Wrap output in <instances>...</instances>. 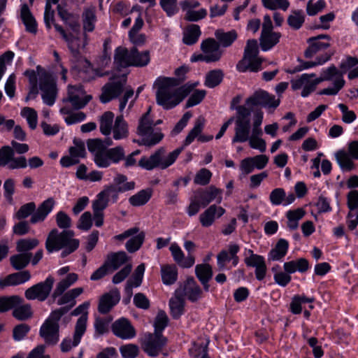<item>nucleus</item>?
I'll use <instances>...</instances> for the list:
<instances>
[{
    "instance_id": "nucleus-9",
    "label": "nucleus",
    "mask_w": 358,
    "mask_h": 358,
    "mask_svg": "<svg viewBox=\"0 0 358 358\" xmlns=\"http://www.w3.org/2000/svg\"><path fill=\"white\" fill-rule=\"evenodd\" d=\"M258 53L257 41L255 39L248 40L244 50L243 57L236 65L237 69L241 72H257L261 70L262 59L258 56Z\"/></svg>"
},
{
    "instance_id": "nucleus-29",
    "label": "nucleus",
    "mask_w": 358,
    "mask_h": 358,
    "mask_svg": "<svg viewBox=\"0 0 358 358\" xmlns=\"http://www.w3.org/2000/svg\"><path fill=\"white\" fill-rule=\"evenodd\" d=\"M55 203V199L52 197L43 201L36 210L31 215L30 219L31 223L36 224L43 222L49 213L53 210Z\"/></svg>"
},
{
    "instance_id": "nucleus-60",
    "label": "nucleus",
    "mask_w": 358,
    "mask_h": 358,
    "mask_svg": "<svg viewBox=\"0 0 358 358\" xmlns=\"http://www.w3.org/2000/svg\"><path fill=\"white\" fill-rule=\"evenodd\" d=\"M132 57L135 66H145L148 64L150 60L148 51L140 52L136 48H132Z\"/></svg>"
},
{
    "instance_id": "nucleus-41",
    "label": "nucleus",
    "mask_w": 358,
    "mask_h": 358,
    "mask_svg": "<svg viewBox=\"0 0 358 358\" xmlns=\"http://www.w3.org/2000/svg\"><path fill=\"white\" fill-rule=\"evenodd\" d=\"M82 20L84 32H92L94 29L96 22L95 8L90 7L85 9L82 15Z\"/></svg>"
},
{
    "instance_id": "nucleus-38",
    "label": "nucleus",
    "mask_w": 358,
    "mask_h": 358,
    "mask_svg": "<svg viewBox=\"0 0 358 358\" xmlns=\"http://www.w3.org/2000/svg\"><path fill=\"white\" fill-rule=\"evenodd\" d=\"M289 248L288 242L283 238L280 239L268 255L269 261H280L287 254Z\"/></svg>"
},
{
    "instance_id": "nucleus-28",
    "label": "nucleus",
    "mask_w": 358,
    "mask_h": 358,
    "mask_svg": "<svg viewBox=\"0 0 358 358\" xmlns=\"http://www.w3.org/2000/svg\"><path fill=\"white\" fill-rule=\"evenodd\" d=\"M195 195L200 200L202 207L207 206L214 200H216L218 203L222 201V190L213 185L205 190L196 192Z\"/></svg>"
},
{
    "instance_id": "nucleus-49",
    "label": "nucleus",
    "mask_w": 358,
    "mask_h": 358,
    "mask_svg": "<svg viewBox=\"0 0 358 358\" xmlns=\"http://www.w3.org/2000/svg\"><path fill=\"white\" fill-rule=\"evenodd\" d=\"M201 35L200 28L196 24H192L184 31L183 42L187 45L194 44Z\"/></svg>"
},
{
    "instance_id": "nucleus-59",
    "label": "nucleus",
    "mask_w": 358,
    "mask_h": 358,
    "mask_svg": "<svg viewBox=\"0 0 358 358\" xmlns=\"http://www.w3.org/2000/svg\"><path fill=\"white\" fill-rule=\"evenodd\" d=\"M39 242L36 238H23L17 242L16 249L19 252L29 253L28 252L35 248Z\"/></svg>"
},
{
    "instance_id": "nucleus-8",
    "label": "nucleus",
    "mask_w": 358,
    "mask_h": 358,
    "mask_svg": "<svg viewBox=\"0 0 358 358\" xmlns=\"http://www.w3.org/2000/svg\"><path fill=\"white\" fill-rule=\"evenodd\" d=\"M89 306L90 303L87 301L80 305L73 310V315H77L82 313V315L77 321L73 340L71 338H66L62 342L61 349L62 352H68L72 348L77 346L80 343L81 337L86 330V323L87 320V310Z\"/></svg>"
},
{
    "instance_id": "nucleus-3",
    "label": "nucleus",
    "mask_w": 358,
    "mask_h": 358,
    "mask_svg": "<svg viewBox=\"0 0 358 358\" xmlns=\"http://www.w3.org/2000/svg\"><path fill=\"white\" fill-rule=\"evenodd\" d=\"M24 75L29 78L31 89L25 98V101L34 99L38 94L37 83L39 82V87L42 92L43 102L52 106L56 99L57 89L55 80L52 76L45 72H38V74L34 70H27Z\"/></svg>"
},
{
    "instance_id": "nucleus-63",
    "label": "nucleus",
    "mask_w": 358,
    "mask_h": 358,
    "mask_svg": "<svg viewBox=\"0 0 358 358\" xmlns=\"http://www.w3.org/2000/svg\"><path fill=\"white\" fill-rule=\"evenodd\" d=\"M222 77L223 74L222 71H211L206 76L205 85L208 87L213 88L221 83Z\"/></svg>"
},
{
    "instance_id": "nucleus-16",
    "label": "nucleus",
    "mask_w": 358,
    "mask_h": 358,
    "mask_svg": "<svg viewBox=\"0 0 358 358\" xmlns=\"http://www.w3.org/2000/svg\"><path fill=\"white\" fill-rule=\"evenodd\" d=\"M54 282V278L49 275L44 281L28 288L24 292L25 297L28 300L44 301L50 295L52 289Z\"/></svg>"
},
{
    "instance_id": "nucleus-32",
    "label": "nucleus",
    "mask_w": 358,
    "mask_h": 358,
    "mask_svg": "<svg viewBox=\"0 0 358 358\" xmlns=\"http://www.w3.org/2000/svg\"><path fill=\"white\" fill-rule=\"evenodd\" d=\"M31 278L29 271H24L10 274L4 278L0 279V288L3 289L7 286H15L27 282Z\"/></svg>"
},
{
    "instance_id": "nucleus-30",
    "label": "nucleus",
    "mask_w": 358,
    "mask_h": 358,
    "mask_svg": "<svg viewBox=\"0 0 358 358\" xmlns=\"http://www.w3.org/2000/svg\"><path fill=\"white\" fill-rule=\"evenodd\" d=\"M173 260L182 268H190L195 263V258L192 255H188L186 257L180 246L173 243L169 248Z\"/></svg>"
},
{
    "instance_id": "nucleus-64",
    "label": "nucleus",
    "mask_w": 358,
    "mask_h": 358,
    "mask_svg": "<svg viewBox=\"0 0 358 358\" xmlns=\"http://www.w3.org/2000/svg\"><path fill=\"white\" fill-rule=\"evenodd\" d=\"M73 144L69 149V153L79 161L80 158L85 157L86 155L85 143L80 140H74Z\"/></svg>"
},
{
    "instance_id": "nucleus-35",
    "label": "nucleus",
    "mask_w": 358,
    "mask_h": 358,
    "mask_svg": "<svg viewBox=\"0 0 358 358\" xmlns=\"http://www.w3.org/2000/svg\"><path fill=\"white\" fill-rule=\"evenodd\" d=\"M111 134L113 138L117 141L124 139L128 136V124L122 115L115 118Z\"/></svg>"
},
{
    "instance_id": "nucleus-36",
    "label": "nucleus",
    "mask_w": 358,
    "mask_h": 358,
    "mask_svg": "<svg viewBox=\"0 0 358 358\" xmlns=\"http://www.w3.org/2000/svg\"><path fill=\"white\" fill-rule=\"evenodd\" d=\"M161 276L163 283L166 285L174 284L178 279V268L173 264H166L161 266Z\"/></svg>"
},
{
    "instance_id": "nucleus-7",
    "label": "nucleus",
    "mask_w": 358,
    "mask_h": 358,
    "mask_svg": "<svg viewBox=\"0 0 358 358\" xmlns=\"http://www.w3.org/2000/svg\"><path fill=\"white\" fill-rule=\"evenodd\" d=\"M78 280V275L75 273H71L56 284L52 293V297L57 300L58 305L70 304L72 307L76 304L75 299L83 292V288L76 287L66 292L65 291Z\"/></svg>"
},
{
    "instance_id": "nucleus-58",
    "label": "nucleus",
    "mask_w": 358,
    "mask_h": 358,
    "mask_svg": "<svg viewBox=\"0 0 358 358\" xmlns=\"http://www.w3.org/2000/svg\"><path fill=\"white\" fill-rule=\"evenodd\" d=\"M60 113L62 115H66L64 120L68 124H73L82 122L86 117L85 113L83 112L71 113L66 107L62 108L60 109Z\"/></svg>"
},
{
    "instance_id": "nucleus-40",
    "label": "nucleus",
    "mask_w": 358,
    "mask_h": 358,
    "mask_svg": "<svg viewBox=\"0 0 358 358\" xmlns=\"http://www.w3.org/2000/svg\"><path fill=\"white\" fill-rule=\"evenodd\" d=\"M195 273L196 277L203 284L204 289L208 291L209 287L208 282L213 275L211 266L207 264H198L195 267Z\"/></svg>"
},
{
    "instance_id": "nucleus-24",
    "label": "nucleus",
    "mask_w": 358,
    "mask_h": 358,
    "mask_svg": "<svg viewBox=\"0 0 358 358\" xmlns=\"http://www.w3.org/2000/svg\"><path fill=\"white\" fill-rule=\"evenodd\" d=\"M180 5L182 10L185 12V18L188 21L196 22L204 18L207 15V10L205 8L194 10L200 5L198 1L187 0L181 2Z\"/></svg>"
},
{
    "instance_id": "nucleus-27",
    "label": "nucleus",
    "mask_w": 358,
    "mask_h": 358,
    "mask_svg": "<svg viewBox=\"0 0 358 358\" xmlns=\"http://www.w3.org/2000/svg\"><path fill=\"white\" fill-rule=\"evenodd\" d=\"M120 300V293L113 289L103 294L99 299L98 310L102 314L108 313Z\"/></svg>"
},
{
    "instance_id": "nucleus-23",
    "label": "nucleus",
    "mask_w": 358,
    "mask_h": 358,
    "mask_svg": "<svg viewBox=\"0 0 358 358\" xmlns=\"http://www.w3.org/2000/svg\"><path fill=\"white\" fill-rule=\"evenodd\" d=\"M331 38L327 34H320L315 37L309 38L307 40L308 48L304 54L306 58L313 57L320 51L326 50L330 46Z\"/></svg>"
},
{
    "instance_id": "nucleus-62",
    "label": "nucleus",
    "mask_w": 358,
    "mask_h": 358,
    "mask_svg": "<svg viewBox=\"0 0 358 358\" xmlns=\"http://www.w3.org/2000/svg\"><path fill=\"white\" fill-rule=\"evenodd\" d=\"M21 115L26 119L29 127L34 129L38 123V115L36 111L31 108L24 107L22 109Z\"/></svg>"
},
{
    "instance_id": "nucleus-45",
    "label": "nucleus",
    "mask_w": 358,
    "mask_h": 358,
    "mask_svg": "<svg viewBox=\"0 0 358 358\" xmlns=\"http://www.w3.org/2000/svg\"><path fill=\"white\" fill-rule=\"evenodd\" d=\"M145 269L144 264H141L137 266L134 274L127 282L126 289L127 291L131 290L133 287H138L141 285Z\"/></svg>"
},
{
    "instance_id": "nucleus-42",
    "label": "nucleus",
    "mask_w": 358,
    "mask_h": 358,
    "mask_svg": "<svg viewBox=\"0 0 358 358\" xmlns=\"http://www.w3.org/2000/svg\"><path fill=\"white\" fill-rule=\"evenodd\" d=\"M184 294L191 301H196L201 298V289L193 278L188 279L184 287Z\"/></svg>"
},
{
    "instance_id": "nucleus-53",
    "label": "nucleus",
    "mask_w": 358,
    "mask_h": 358,
    "mask_svg": "<svg viewBox=\"0 0 358 358\" xmlns=\"http://www.w3.org/2000/svg\"><path fill=\"white\" fill-rule=\"evenodd\" d=\"M31 257V253L17 254L10 257V261L13 267L16 270L24 268L29 262Z\"/></svg>"
},
{
    "instance_id": "nucleus-48",
    "label": "nucleus",
    "mask_w": 358,
    "mask_h": 358,
    "mask_svg": "<svg viewBox=\"0 0 358 358\" xmlns=\"http://www.w3.org/2000/svg\"><path fill=\"white\" fill-rule=\"evenodd\" d=\"M184 305V300L177 294L170 299L169 307L173 318L177 319L183 314Z\"/></svg>"
},
{
    "instance_id": "nucleus-46",
    "label": "nucleus",
    "mask_w": 358,
    "mask_h": 358,
    "mask_svg": "<svg viewBox=\"0 0 358 358\" xmlns=\"http://www.w3.org/2000/svg\"><path fill=\"white\" fill-rule=\"evenodd\" d=\"M215 37L219 41L220 46L229 47L237 38V34L234 30L224 32L222 30L215 31Z\"/></svg>"
},
{
    "instance_id": "nucleus-37",
    "label": "nucleus",
    "mask_w": 358,
    "mask_h": 358,
    "mask_svg": "<svg viewBox=\"0 0 358 358\" xmlns=\"http://www.w3.org/2000/svg\"><path fill=\"white\" fill-rule=\"evenodd\" d=\"M115 116L110 111L104 112L99 118V129L104 136H109L112 132V127L114 125Z\"/></svg>"
},
{
    "instance_id": "nucleus-47",
    "label": "nucleus",
    "mask_w": 358,
    "mask_h": 358,
    "mask_svg": "<svg viewBox=\"0 0 358 358\" xmlns=\"http://www.w3.org/2000/svg\"><path fill=\"white\" fill-rule=\"evenodd\" d=\"M305 210L302 208H297L287 212V227L292 229H296L299 227V222L305 215Z\"/></svg>"
},
{
    "instance_id": "nucleus-39",
    "label": "nucleus",
    "mask_w": 358,
    "mask_h": 358,
    "mask_svg": "<svg viewBox=\"0 0 358 358\" xmlns=\"http://www.w3.org/2000/svg\"><path fill=\"white\" fill-rule=\"evenodd\" d=\"M309 264L304 258H299L296 260L286 262L283 264L284 271L292 274L296 271L303 273L308 269Z\"/></svg>"
},
{
    "instance_id": "nucleus-55",
    "label": "nucleus",
    "mask_w": 358,
    "mask_h": 358,
    "mask_svg": "<svg viewBox=\"0 0 358 358\" xmlns=\"http://www.w3.org/2000/svg\"><path fill=\"white\" fill-rule=\"evenodd\" d=\"M305 21V15L303 10H297L292 11L287 18L289 26L294 29H299L301 27Z\"/></svg>"
},
{
    "instance_id": "nucleus-5",
    "label": "nucleus",
    "mask_w": 358,
    "mask_h": 358,
    "mask_svg": "<svg viewBox=\"0 0 358 358\" xmlns=\"http://www.w3.org/2000/svg\"><path fill=\"white\" fill-rule=\"evenodd\" d=\"M64 23L66 30L57 24H55L54 27L67 43L71 53L76 55L79 50L87 45L86 36H85L83 40L80 38V27L78 16L73 15Z\"/></svg>"
},
{
    "instance_id": "nucleus-33",
    "label": "nucleus",
    "mask_w": 358,
    "mask_h": 358,
    "mask_svg": "<svg viewBox=\"0 0 358 358\" xmlns=\"http://www.w3.org/2000/svg\"><path fill=\"white\" fill-rule=\"evenodd\" d=\"M114 61L115 64L119 67H127L129 66H134L132 49L129 51L125 48L118 47L115 50Z\"/></svg>"
},
{
    "instance_id": "nucleus-14",
    "label": "nucleus",
    "mask_w": 358,
    "mask_h": 358,
    "mask_svg": "<svg viewBox=\"0 0 358 358\" xmlns=\"http://www.w3.org/2000/svg\"><path fill=\"white\" fill-rule=\"evenodd\" d=\"M336 160L343 171H350L355 169L353 159L358 160V141L348 144V151L340 150L335 153Z\"/></svg>"
},
{
    "instance_id": "nucleus-31",
    "label": "nucleus",
    "mask_w": 358,
    "mask_h": 358,
    "mask_svg": "<svg viewBox=\"0 0 358 358\" xmlns=\"http://www.w3.org/2000/svg\"><path fill=\"white\" fill-rule=\"evenodd\" d=\"M183 148H179L168 154L163 148L157 150V155L159 160V165H157L158 169H166L171 166L176 162Z\"/></svg>"
},
{
    "instance_id": "nucleus-34",
    "label": "nucleus",
    "mask_w": 358,
    "mask_h": 358,
    "mask_svg": "<svg viewBox=\"0 0 358 358\" xmlns=\"http://www.w3.org/2000/svg\"><path fill=\"white\" fill-rule=\"evenodd\" d=\"M206 124V120L203 116H199L195 120L193 128L189 131L186 136L184 144L181 148L185 147L191 144L196 138L199 140V136L202 133Z\"/></svg>"
},
{
    "instance_id": "nucleus-51",
    "label": "nucleus",
    "mask_w": 358,
    "mask_h": 358,
    "mask_svg": "<svg viewBox=\"0 0 358 358\" xmlns=\"http://www.w3.org/2000/svg\"><path fill=\"white\" fill-rule=\"evenodd\" d=\"M22 301L23 299L17 295L1 296L0 297V312H6L17 305L20 304Z\"/></svg>"
},
{
    "instance_id": "nucleus-18",
    "label": "nucleus",
    "mask_w": 358,
    "mask_h": 358,
    "mask_svg": "<svg viewBox=\"0 0 358 358\" xmlns=\"http://www.w3.org/2000/svg\"><path fill=\"white\" fill-rule=\"evenodd\" d=\"M125 83L126 78L124 76L114 78L103 87L101 101L106 103L117 98L123 92Z\"/></svg>"
},
{
    "instance_id": "nucleus-4",
    "label": "nucleus",
    "mask_w": 358,
    "mask_h": 358,
    "mask_svg": "<svg viewBox=\"0 0 358 358\" xmlns=\"http://www.w3.org/2000/svg\"><path fill=\"white\" fill-rule=\"evenodd\" d=\"M72 231L64 230L59 232L57 229H52L48 234L45 247L49 252L64 249L62 257H65L74 252L79 246V241L73 238Z\"/></svg>"
},
{
    "instance_id": "nucleus-26",
    "label": "nucleus",
    "mask_w": 358,
    "mask_h": 358,
    "mask_svg": "<svg viewBox=\"0 0 358 358\" xmlns=\"http://www.w3.org/2000/svg\"><path fill=\"white\" fill-rule=\"evenodd\" d=\"M225 212L224 208L213 204L200 214L199 222L202 227H209L213 224L217 219L221 217Z\"/></svg>"
},
{
    "instance_id": "nucleus-57",
    "label": "nucleus",
    "mask_w": 358,
    "mask_h": 358,
    "mask_svg": "<svg viewBox=\"0 0 358 358\" xmlns=\"http://www.w3.org/2000/svg\"><path fill=\"white\" fill-rule=\"evenodd\" d=\"M159 160L157 155V150L149 157H143L138 162V166L147 171H151L158 168Z\"/></svg>"
},
{
    "instance_id": "nucleus-15",
    "label": "nucleus",
    "mask_w": 358,
    "mask_h": 358,
    "mask_svg": "<svg viewBox=\"0 0 358 358\" xmlns=\"http://www.w3.org/2000/svg\"><path fill=\"white\" fill-rule=\"evenodd\" d=\"M253 107L238 106L236 107L237 117L235 122V134H236V140L243 141L245 139L248 128L250 126V116Z\"/></svg>"
},
{
    "instance_id": "nucleus-12",
    "label": "nucleus",
    "mask_w": 358,
    "mask_h": 358,
    "mask_svg": "<svg viewBox=\"0 0 358 358\" xmlns=\"http://www.w3.org/2000/svg\"><path fill=\"white\" fill-rule=\"evenodd\" d=\"M201 53H194L190 57L192 62L199 61L206 63L216 62L222 55L220 44L213 38H208L201 43Z\"/></svg>"
},
{
    "instance_id": "nucleus-61",
    "label": "nucleus",
    "mask_w": 358,
    "mask_h": 358,
    "mask_svg": "<svg viewBox=\"0 0 358 358\" xmlns=\"http://www.w3.org/2000/svg\"><path fill=\"white\" fill-rule=\"evenodd\" d=\"M169 318L166 313L163 310H159L157 313L155 320V332L157 335H162V332L168 325Z\"/></svg>"
},
{
    "instance_id": "nucleus-56",
    "label": "nucleus",
    "mask_w": 358,
    "mask_h": 358,
    "mask_svg": "<svg viewBox=\"0 0 358 358\" xmlns=\"http://www.w3.org/2000/svg\"><path fill=\"white\" fill-rule=\"evenodd\" d=\"M113 185L118 189L120 193L134 189L135 187V182L134 181L128 182L127 177L123 175H117L113 179Z\"/></svg>"
},
{
    "instance_id": "nucleus-10",
    "label": "nucleus",
    "mask_w": 358,
    "mask_h": 358,
    "mask_svg": "<svg viewBox=\"0 0 358 358\" xmlns=\"http://www.w3.org/2000/svg\"><path fill=\"white\" fill-rule=\"evenodd\" d=\"M263 120L262 113H257L253 117L252 128H248V131L246 134L245 139L241 141L236 140V134H235L232 138V143H243L248 141L250 148L258 150L261 152H264L266 150V141L261 138L262 135V129L261 124Z\"/></svg>"
},
{
    "instance_id": "nucleus-25",
    "label": "nucleus",
    "mask_w": 358,
    "mask_h": 358,
    "mask_svg": "<svg viewBox=\"0 0 358 358\" xmlns=\"http://www.w3.org/2000/svg\"><path fill=\"white\" fill-rule=\"evenodd\" d=\"M112 330L116 336L124 340L131 339L136 336L134 327L125 318L116 320L112 325Z\"/></svg>"
},
{
    "instance_id": "nucleus-11",
    "label": "nucleus",
    "mask_w": 358,
    "mask_h": 358,
    "mask_svg": "<svg viewBox=\"0 0 358 358\" xmlns=\"http://www.w3.org/2000/svg\"><path fill=\"white\" fill-rule=\"evenodd\" d=\"M66 312L64 308H61L51 313L40 329V335L45 343L50 345L56 344L59 341V321Z\"/></svg>"
},
{
    "instance_id": "nucleus-13",
    "label": "nucleus",
    "mask_w": 358,
    "mask_h": 358,
    "mask_svg": "<svg viewBox=\"0 0 358 358\" xmlns=\"http://www.w3.org/2000/svg\"><path fill=\"white\" fill-rule=\"evenodd\" d=\"M280 38L281 34L280 32L273 31V23L271 17L268 15H264L259 38L262 50L263 51L271 50L279 43Z\"/></svg>"
},
{
    "instance_id": "nucleus-50",
    "label": "nucleus",
    "mask_w": 358,
    "mask_h": 358,
    "mask_svg": "<svg viewBox=\"0 0 358 358\" xmlns=\"http://www.w3.org/2000/svg\"><path fill=\"white\" fill-rule=\"evenodd\" d=\"M152 190L150 189H143L131 196L129 201L134 206H140L145 204L151 198Z\"/></svg>"
},
{
    "instance_id": "nucleus-44",
    "label": "nucleus",
    "mask_w": 358,
    "mask_h": 358,
    "mask_svg": "<svg viewBox=\"0 0 358 358\" xmlns=\"http://www.w3.org/2000/svg\"><path fill=\"white\" fill-rule=\"evenodd\" d=\"M127 260V254L124 252H112L107 256L106 263L112 271L117 269Z\"/></svg>"
},
{
    "instance_id": "nucleus-17",
    "label": "nucleus",
    "mask_w": 358,
    "mask_h": 358,
    "mask_svg": "<svg viewBox=\"0 0 358 358\" xmlns=\"http://www.w3.org/2000/svg\"><path fill=\"white\" fill-rule=\"evenodd\" d=\"M87 148L89 151L93 154L94 162L98 167L107 168L110 166L112 163L108 149L103 148V143L101 140H90L87 142Z\"/></svg>"
},
{
    "instance_id": "nucleus-6",
    "label": "nucleus",
    "mask_w": 358,
    "mask_h": 358,
    "mask_svg": "<svg viewBox=\"0 0 358 358\" xmlns=\"http://www.w3.org/2000/svg\"><path fill=\"white\" fill-rule=\"evenodd\" d=\"M150 108L139 120L137 134L141 136V144L153 146L164 138L161 129L157 126L162 123V120H154L150 115Z\"/></svg>"
},
{
    "instance_id": "nucleus-22",
    "label": "nucleus",
    "mask_w": 358,
    "mask_h": 358,
    "mask_svg": "<svg viewBox=\"0 0 358 358\" xmlns=\"http://www.w3.org/2000/svg\"><path fill=\"white\" fill-rule=\"evenodd\" d=\"M92 99L90 95H87L81 86L68 87L67 97L64 100L69 101L75 109L83 108Z\"/></svg>"
},
{
    "instance_id": "nucleus-1",
    "label": "nucleus",
    "mask_w": 358,
    "mask_h": 358,
    "mask_svg": "<svg viewBox=\"0 0 358 358\" xmlns=\"http://www.w3.org/2000/svg\"><path fill=\"white\" fill-rule=\"evenodd\" d=\"M315 76L314 73L301 75L299 78L291 81L292 88L294 90L302 89L301 96L306 97L315 90L319 83L323 81H331L333 85L323 89L320 94L332 96L336 95L345 84L343 72L340 71L334 66L323 69L319 78L312 79Z\"/></svg>"
},
{
    "instance_id": "nucleus-54",
    "label": "nucleus",
    "mask_w": 358,
    "mask_h": 358,
    "mask_svg": "<svg viewBox=\"0 0 358 358\" xmlns=\"http://www.w3.org/2000/svg\"><path fill=\"white\" fill-rule=\"evenodd\" d=\"M129 240L126 243V249L129 252H134L137 251L141 246L145 238L143 232L138 231L137 234L129 237Z\"/></svg>"
},
{
    "instance_id": "nucleus-19",
    "label": "nucleus",
    "mask_w": 358,
    "mask_h": 358,
    "mask_svg": "<svg viewBox=\"0 0 358 358\" xmlns=\"http://www.w3.org/2000/svg\"><path fill=\"white\" fill-rule=\"evenodd\" d=\"M244 262L247 266L255 268V277L258 280L264 279L267 267L263 256L255 254L252 250H248L245 252Z\"/></svg>"
},
{
    "instance_id": "nucleus-52",
    "label": "nucleus",
    "mask_w": 358,
    "mask_h": 358,
    "mask_svg": "<svg viewBox=\"0 0 358 358\" xmlns=\"http://www.w3.org/2000/svg\"><path fill=\"white\" fill-rule=\"evenodd\" d=\"M13 308V315L19 320H27L32 315L31 306L27 303H23V301Z\"/></svg>"
},
{
    "instance_id": "nucleus-43",
    "label": "nucleus",
    "mask_w": 358,
    "mask_h": 358,
    "mask_svg": "<svg viewBox=\"0 0 358 358\" xmlns=\"http://www.w3.org/2000/svg\"><path fill=\"white\" fill-rule=\"evenodd\" d=\"M21 18L26 27V30L30 33L36 34L37 31V24L26 4L22 5L21 8Z\"/></svg>"
},
{
    "instance_id": "nucleus-20",
    "label": "nucleus",
    "mask_w": 358,
    "mask_h": 358,
    "mask_svg": "<svg viewBox=\"0 0 358 358\" xmlns=\"http://www.w3.org/2000/svg\"><path fill=\"white\" fill-rule=\"evenodd\" d=\"M166 343V338L162 335L148 333L144 334L142 348L149 356L156 357Z\"/></svg>"
},
{
    "instance_id": "nucleus-21",
    "label": "nucleus",
    "mask_w": 358,
    "mask_h": 358,
    "mask_svg": "<svg viewBox=\"0 0 358 358\" xmlns=\"http://www.w3.org/2000/svg\"><path fill=\"white\" fill-rule=\"evenodd\" d=\"M280 103V99L268 94L265 91H257L246 99V105L250 107L262 106L266 108H276Z\"/></svg>"
},
{
    "instance_id": "nucleus-2",
    "label": "nucleus",
    "mask_w": 358,
    "mask_h": 358,
    "mask_svg": "<svg viewBox=\"0 0 358 358\" xmlns=\"http://www.w3.org/2000/svg\"><path fill=\"white\" fill-rule=\"evenodd\" d=\"M176 78L159 77L154 83L156 89L157 103L164 109L169 110L179 104L189 94L187 86L178 87Z\"/></svg>"
}]
</instances>
